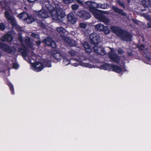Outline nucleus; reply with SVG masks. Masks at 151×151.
<instances>
[{
	"label": "nucleus",
	"mask_w": 151,
	"mask_h": 151,
	"mask_svg": "<svg viewBox=\"0 0 151 151\" xmlns=\"http://www.w3.org/2000/svg\"><path fill=\"white\" fill-rule=\"evenodd\" d=\"M50 11V14L52 19L58 21H61L62 18L65 17V15L63 10L60 8L58 4H56L55 7L50 5L46 6Z\"/></svg>",
	"instance_id": "nucleus-1"
},
{
	"label": "nucleus",
	"mask_w": 151,
	"mask_h": 151,
	"mask_svg": "<svg viewBox=\"0 0 151 151\" xmlns=\"http://www.w3.org/2000/svg\"><path fill=\"white\" fill-rule=\"evenodd\" d=\"M109 12L106 11H97V14L94 16L95 18L101 22H104L106 24H108L109 21L104 16V14H108Z\"/></svg>",
	"instance_id": "nucleus-2"
},
{
	"label": "nucleus",
	"mask_w": 151,
	"mask_h": 151,
	"mask_svg": "<svg viewBox=\"0 0 151 151\" xmlns=\"http://www.w3.org/2000/svg\"><path fill=\"white\" fill-rule=\"evenodd\" d=\"M85 60V58L83 56H81L76 59L77 63H73V65L75 66H77L79 64H80L81 65L85 66V67H88L89 68H92L93 66H91L90 65L84 63H82V62Z\"/></svg>",
	"instance_id": "nucleus-3"
},
{
	"label": "nucleus",
	"mask_w": 151,
	"mask_h": 151,
	"mask_svg": "<svg viewBox=\"0 0 151 151\" xmlns=\"http://www.w3.org/2000/svg\"><path fill=\"white\" fill-rule=\"evenodd\" d=\"M31 68L32 69L35 71L39 72L43 68L44 66L42 63L36 62L31 64Z\"/></svg>",
	"instance_id": "nucleus-4"
},
{
	"label": "nucleus",
	"mask_w": 151,
	"mask_h": 151,
	"mask_svg": "<svg viewBox=\"0 0 151 151\" xmlns=\"http://www.w3.org/2000/svg\"><path fill=\"white\" fill-rule=\"evenodd\" d=\"M90 39L91 42L94 45H97L100 42L99 36L96 33L91 34L90 36Z\"/></svg>",
	"instance_id": "nucleus-5"
},
{
	"label": "nucleus",
	"mask_w": 151,
	"mask_h": 151,
	"mask_svg": "<svg viewBox=\"0 0 151 151\" xmlns=\"http://www.w3.org/2000/svg\"><path fill=\"white\" fill-rule=\"evenodd\" d=\"M85 4L88 6L89 11L93 14L95 16L96 14L97 11H100V10H96L94 7V2L91 1H89L86 2Z\"/></svg>",
	"instance_id": "nucleus-6"
},
{
	"label": "nucleus",
	"mask_w": 151,
	"mask_h": 151,
	"mask_svg": "<svg viewBox=\"0 0 151 151\" xmlns=\"http://www.w3.org/2000/svg\"><path fill=\"white\" fill-rule=\"evenodd\" d=\"M119 36L121 39L124 41H130L132 37V35L129 33L122 31Z\"/></svg>",
	"instance_id": "nucleus-7"
},
{
	"label": "nucleus",
	"mask_w": 151,
	"mask_h": 151,
	"mask_svg": "<svg viewBox=\"0 0 151 151\" xmlns=\"http://www.w3.org/2000/svg\"><path fill=\"white\" fill-rule=\"evenodd\" d=\"M109 56L111 60L117 63L122 62L117 55L114 53L112 49L111 50V52L109 54Z\"/></svg>",
	"instance_id": "nucleus-8"
},
{
	"label": "nucleus",
	"mask_w": 151,
	"mask_h": 151,
	"mask_svg": "<svg viewBox=\"0 0 151 151\" xmlns=\"http://www.w3.org/2000/svg\"><path fill=\"white\" fill-rule=\"evenodd\" d=\"M5 15L7 19L11 21L13 27L17 28L18 26L17 24L15 19L10 15L7 11L5 12Z\"/></svg>",
	"instance_id": "nucleus-9"
},
{
	"label": "nucleus",
	"mask_w": 151,
	"mask_h": 151,
	"mask_svg": "<svg viewBox=\"0 0 151 151\" xmlns=\"http://www.w3.org/2000/svg\"><path fill=\"white\" fill-rule=\"evenodd\" d=\"M0 47L1 48H2L5 51L8 53H11L12 52H14L16 51V50L14 47L11 48L9 46L4 45L1 44L0 42Z\"/></svg>",
	"instance_id": "nucleus-10"
},
{
	"label": "nucleus",
	"mask_w": 151,
	"mask_h": 151,
	"mask_svg": "<svg viewBox=\"0 0 151 151\" xmlns=\"http://www.w3.org/2000/svg\"><path fill=\"white\" fill-rule=\"evenodd\" d=\"M93 49L94 51L98 54L103 55L106 53L105 51L102 47L95 46L93 47Z\"/></svg>",
	"instance_id": "nucleus-11"
},
{
	"label": "nucleus",
	"mask_w": 151,
	"mask_h": 151,
	"mask_svg": "<svg viewBox=\"0 0 151 151\" xmlns=\"http://www.w3.org/2000/svg\"><path fill=\"white\" fill-rule=\"evenodd\" d=\"M78 16L85 19H88L91 17V15L88 13L83 11L79 12Z\"/></svg>",
	"instance_id": "nucleus-12"
},
{
	"label": "nucleus",
	"mask_w": 151,
	"mask_h": 151,
	"mask_svg": "<svg viewBox=\"0 0 151 151\" xmlns=\"http://www.w3.org/2000/svg\"><path fill=\"white\" fill-rule=\"evenodd\" d=\"M37 14L39 17L43 18H47L50 16L43 9L39 11Z\"/></svg>",
	"instance_id": "nucleus-13"
},
{
	"label": "nucleus",
	"mask_w": 151,
	"mask_h": 151,
	"mask_svg": "<svg viewBox=\"0 0 151 151\" xmlns=\"http://www.w3.org/2000/svg\"><path fill=\"white\" fill-rule=\"evenodd\" d=\"M68 20L72 24H75L77 21V19L75 17L72 13L69 14L67 17Z\"/></svg>",
	"instance_id": "nucleus-14"
},
{
	"label": "nucleus",
	"mask_w": 151,
	"mask_h": 151,
	"mask_svg": "<svg viewBox=\"0 0 151 151\" xmlns=\"http://www.w3.org/2000/svg\"><path fill=\"white\" fill-rule=\"evenodd\" d=\"M110 28L114 33L118 36L121 35L122 31L119 28L114 26H111Z\"/></svg>",
	"instance_id": "nucleus-15"
},
{
	"label": "nucleus",
	"mask_w": 151,
	"mask_h": 151,
	"mask_svg": "<svg viewBox=\"0 0 151 151\" xmlns=\"http://www.w3.org/2000/svg\"><path fill=\"white\" fill-rule=\"evenodd\" d=\"M44 42L48 45L51 46L53 48H55L56 47L55 43L52 41L51 38H48L44 40Z\"/></svg>",
	"instance_id": "nucleus-16"
},
{
	"label": "nucleus",
	"mask_w": 151,
	"mask_h": 151,
	"mask_svg": "<svg viewBox=\"0 0 151 151\" xmlns=\"http://www.w3.org/2000/svg\"><path fill=\"white\" fill-rule=\"evenodd\" d=\"M62 39L67 42L70 46H74L76 45L75 42L73 40H71L68 37H66L65 36H62Z\"/></svg>",
	"instance_id": "nucleus-17"
},
{
	"label": "nucleus",
	"mask_w": 151,
	"mask_h": 151,
	"mask_svg": "<svg viewBox=\"0 0 151 151\" xmlns=\"http://www.w3.org/2000/svg\"><path fill=\"white\" fill-rule=\"evenodd\" d=\"M12 36L9 34H7L5 35L1 38V40L3 42L7 41L9 42L11 41L12 40Z\"/></svg>",
	"instance_id": "nucleus-18"
},
{
	"label": "nucleus",
	"mask_w": 151,
	"mask_h": 151,
	"mask_svg": "<svg viewBox=\"0 0 151 151\" xmlns=\"http://www.w3.org/2000/svg\"><path fill=\"white\" fill-rule=\"evenodd\" d=\"M124 69L115 65H113L112 70L116 73H121L123 71Z\"/></svg>",
	"instance_id": "nucleus-19"
},
{
	"label": "nucleus",
	"mask_w": 151,
	"mask_h": 151,
	"mask_svg": "<svg viewBox=\"0 0 151 151\" xmlns=\"http://www.w3.org/2000/svg\"><path fill=\"white\" fill-rule=\"evenodd\" d=\"M63 63L65 65H67L69 64L70 62L69 60V58H68L69 56H67V55L64 54L63 55Z\"/></svg>",
	"instance_id": "nucleus-20"
},
{
	"label": "nucleus",
	"mask_w": 151,
	"mask_h": 151,
	"mask_svg": "<svg viewBox=\"0 0 151 151\" xmlns=\"http://www.w3.org/2000/svg\"><path fill=\"white\" fill-rule=\"evenodd\" d=\"M64 54H61L59 52H57L54 54L53 56L58 61L61 60V58H63Z\"/></svg>",
	"instance_id": "nucleus-21"
},
{
	"label": "nucleus",
	"mask_w": 151,
	"mask_h": 151,
	"mask_svg": "<svg viewBox=\"0 0 151 151\" xmlns=\"http://www.w3.org/2000/svg\"><path fill=\"white\" fill-rule=\"evenodd\" d=\"M74 0H63V1L65 4H68L72 3L74 1ZM75 0L78 3L81 4V5H83V3L80 0Z\"/></svg>",
	"instance_id": "nucleus-22"
},
{
	"label": "nucleus",
	"mask_w": 151,
	"mask_h": 151,
	"mask_svg": "<svg viewBox=\"0 0 151 151\" xmlns=\"http://www.w3.org/2000/svg\"><path fill=\"white\" fill-rule=\"evenodd\" d=\"M104 26L101 24H98L95 26L96 29L100 31H102L104 30Z\"/></svg>",
	"instance_id": "nucleus-23"
},
{
	"label": "nucleus",
	"mask_w": 151,
	"mask_h": 151,
	"mask_svg": "<svg viewBox=\"0 0 151 151\" xmlns=\"http://www.w3.org/2000/svg\"><path fill=\"white\" fill-rule=\"evenodd\" d=\"M83 46L85 50L87 52L89 53L91 52V49L88 43L86 42H85Z\"/></svg>",
	"instance_id": "nucleus-24"
},
{
	"label": "nucleus",
	"mask_w": 151,
	"mask_h": 151,
	"mask_svg": "<svg viewBox=\"0 0 151 151\" xmlns=\"http://www.w3.org/2000/svg\"><path fill=\"white\" fill-rule=\"evenodd\" d=\"M113 10L116 13H117L119 14H120L122 15H123V16H126V14L122 10L119 9L113 6Z\"/></svg>",
	"instance_id": "nucleus-25"
},
{
	"label": "nucleus",
	"mask_w": 151,
	"mask_h": 151,
	"mask_svg": "<svg viewBox=\"0 0 151 151\" xmlns=\"http://www.w3.org/2000/svg\"><path fill=\"white\" fill-rule=\"evenodd\" d=\"M113 65L109 64H105L102 65L103 69L105 70H112Z\"/></svg>",
	"instance_id": "nucleus-26"
},
{
	"label": "nucleus",
	"mask_w": 151,
	"mask_h": 151,
	"mask_svg": "<svg viewBox=\"0 0 151 151\" xmlns=\"http://www.w3.org/2000/svg\"><path fill=\"white\" fill-rule=\"evenodd\" d=\"M142 4L145 8H149L150 6V0H143Z\"/></svg>",
	"instance_id": "nucleus-27"
},
{
	"label": "nucleus",
	"mask_w": 151,
	"mask_h": 151,
	"mask_svg": "<svg viewBox=\"0 0 151 151\" xmlns=\"http://www.w3.org/2000/svg\"><path fill=\"white\" fill-rule=\"evenodd\" d=\"M24 20L26 21L29 24L30 23L34 21V19L31 16H29L27 17Z\"/></svg>",
	"instance_id": "nucleus-28"
},
{
	"label": "nucleus",
	"mask_w": 151,
	"mask_h": 151,
	"mask_svg": "<svg viewBox=\"0 0 151 151\" xmlns=\"http://www.w3.org/2000/svg\"><path fill=\"white\" fill-rule=\"evenodd\" d=\"M28 16V14L25 13L23 12L22 13H21L18 15V17L20 18V19H21L22 18H24V19L27 17Z\"/></svg>",
	"instance_id": "nucleus-29"
},
{
	"label": "nucleus",
	"mask_w": 151,
	"mask_h": 151,
	"mask_svg": "<svg viewBox=\"0 0 151 151\" xmlns=\"http://www.w3.org/2000/svg\"><path fill=\"white\" fill-rule=\"evenodd\" d=\"M104 32L105 34H108L109 33L110 30L108 27L107 26H104V30L102 31Z\"/></svg>",
	"instance_id": "nucleus-30"
},
{
	"label": "nucleus",
	"mask_w": 151,
	"mask_h": 151,
	"mask_svg": "<svg viewBox=\"0 0 151 151\" xmlns=\"http://www.w3.org/2000/svg\"><path fill=\"white\" fill-rule=\"evenodd\" d=\"M25 42L26 45L28 47H29L32 48V45L30 42V38L29 37H27V39L25 40Z\"/></svg>",
	"instance_id": "nucleus-31"
},
{
	"label": "nucleus",
	"mask_w": 151,
	"mask_h": 151,
	"mask_svg": "<svg viewBox=\"0 0 151 151\" xmlns=\"http://www.w3.org/2000/svg\"><path fill=\"white\" fill-rule=\"evenodd\" d=\"M57 30L58 32L60 33L61 32L64 33L65 31V29L62 27L58 28Z\"/></svg>",
	"instance_id": "nucleus-32"
},
{
	"label": "nucleus",
	"mask_w": 151,
	"mask_h": 151,
	"mask_svg": "<svg viewBox=\"0 0 151 151\" xmlns=\"http://www.w3.org/2000/svg\"><path fill=\"white\" fill-rule=\"evenodd\" d=\"M87 26V24L85 23H81L79 24V27L82 29H85Z\"/></svg>",
	"instance_id": "nucleus-33"
},
{
	"label": "nucleus",
	"mask_w": 151,
	"mask_h": 151,
	"mask_svg": "<svg viewBox=\"0 0 151 151\" xmlns=\"http://www.w3.org/2000/svg\"><path fill=\"white\" fill-rule=\"evenodd\" d=\"M102 6V4H97L94 2V7L95 8H101Z\"/></svg>",
	"instance_id": "nucleus-34"
},
{
	"label": "nucleus",
	"mask_w": 151,
	"mask_h": 151,
	"mask_svg": "<svg viewBox=\"0 0 151 151\" xmlns=\"http://www.w3.org/2000/svg\"><path fill=\"white\" fill-rule=\"evenodd\" d=\"M78 5L77 4H74L72 6V9L73 10H76L78 9Z\"/></svg>",
	"instance_id": "nucleus-35"
},
{
	"label": "nucleus",
	"mask_w": 151,
	"mask_h": 151,
	"mask_svg": "<svg viewBox=\"0 0 151 151\" xmlns=\"http://www.w3.org/2000/svg\"><path fill=\"white\" fill-rule=\"evenodd\" d=\"M109 6L107 4H102L101 8L103 9H107L109 7Z\"/></svg>",
	"instance_id": "nucleus-36"
},
{
	"label": "nucleus",
	"mask_w": 151,
	"mask_h": 151,
	"mask_svg": "<svg viewBox=\"0 0 151 151\" xmlns=\"http://www.w3.org/2000/svg\"><path fill=\"white\" fill-rule=\"evenodd\" d=\"M8 85L9 86V88H10V89L12 91V93L13 94L14 93V90H13L14 88H13V86L11 84V83H9L8 84Z\"/></svg>",
	"instance_id": "nucleus-37"
},
{
	"label": "nucleus",
	"mask_w": 151,
	"mask_h": 151,
	"mask_svg": "<svg viewBox=\"0 0 151 151\" xmlns=\"http://www.w3.org/2000/svg\"><path fill=\"white\" fill-rule=\"evenodd\" d=\"M69 54L71 56H73L75 54V52L74 51L71 50L68 52Z\"/></svg>",
	"instance_id": "nucleus-38"
},
{
	"label": "nucleus",
	"mask_w": 151,
	"mask_h": 151,
	"mask_svg": "<svg viewBox=\"0 0 151 151\" xmlns=\"http://www.w3.org/2000/svg\"><path fill=\"white\" fill-rule=\"evenodd\" d=\"M19 65L16 63H14L13 65V68L16 69L18 68L19 67Z\"/></svg>",
	"instance_id": "nucleus-39"
},
{
	"label": "nucleus",
	"mask_w": 151,
	"mask_h": 151,
	"mask_svg": "<svg viewBox=\"0 0 151 151\" xmlns=\"http://www.w3.org/2000/svg\"><path fill=\"white\" fill-rule=\"evenodd\" d=\"M5 29V27L4 24L2 23L0 24V29L2 30H3Z\"/></svg>",
	"instance_id": "nucleus-40"
},
{
	"label": "nucleus",
	"mask_w": 151,
	"mask_h": 151,
	"mask_svg": "<svg viewBox=\"0 0 151 151\" xmlns=\"http://www.w3.org/2000/svg\"><path fill=\"white\" fill-rule=\"evenodd\" d=\"M142 16L148 20L150 19V17L147 15L145 14H142Z\"/></svg>",
	"instance_id": "nucleus-41"
},
{
	"label": "nucleus",
	"mask_w": 151,
	"mask_h": 151,
	"mask_svg": "<svg viewBox=\"0 0 151 151\" xmlns=\"http://www.w3.org/2000/svg\"><path fill=\"white\" fill-rule=\"evenodd\" d=\"M118 52L119 54H122L124 53V51L121 49H119L118 50Z\"/></svg>",
	"instance_id": "nucleus-42"
},
{
	"label": "nucleus",
	"mask_w": 151,
	"mask_h": 151,
	"mask_svg": "<svg viewBox=\"0 0 151 151\" xmlns=\"http://www.w3.org/2000/svg\"><path fill=\"white\" fill-rule=\"evenodd\" d=\"M144 46L143 45H141L139 46V48L140 50H143L144 48Z\"/></svg>",
	"instance_id": "nucleus-43"
},
{
	"label": "nucleus",
	"mask_w": 151,
	"mask_h": 151,
	"mask_svg": "<svg viewBox=\"0 0 151 151\" xmlns=\"http://www.w3.org/2000/svg\"><path fill=\"white\" fill-rule=\"evenodd\" d=\"M32 36L36 38H38L39 37V36L37 35L34 33H32Z\"/></svg>",
	"instance_id": "nucleus-44"
},
{
	"label": "nucleus",
	"mask_w": 151,
	"mask_h": 151,
	"mask_svg": "<svg viewBox=\"0 0 151 151\" xmlns=\"http://www.w3.org/2000/svg\"><path fill=\"white\" fill-rule=\"evenodd\" d=\"M118 4L122 7H124V5L123 3L120 1H117Z\"/></svg>",
	"instance_id": "nucleus-45"
},
{
	"label": "nucleus",
	"mask_w": 151,
	"mask_h": 151,
	"mask_svg": "<svg viewBox=\"0 0 151 151\" xmlns=\"http://www.w3.org/2000/svg\"><path fill=\"white\" fill-rule=\"evenodd\" d=\"M148 26L149 28L151 27V22H148Z\"/></svg>",
	"instance_id": "nucleus-46"
},
{
	"label": "nucleus",
	"mask_w": 151,
	"mask_h": 151,
	"mask_svg": "<svg viewBox=\"0 0 151 151\" xmlns=\"http://www.w3.org/2000/svg\"><path fill=\"white\" fill-rule=\"evenodd\" d=\"M37 0H28V1L29 2L31 3Z\"/></svg>",
	"instance_id": "nucleus-47"
},
{
	"label": "nucleus",
	"mask_w": 151,
	"mask_h": 151,
	"mask_svg": "<svg viewBox=\"0 0 151 151\" xmlns=\"http://www.w3.org/2000/svg\"><path fill=\"white\" fill-rule=\"evenodd\" d=\"M46 66L47 67H51V65L50 63H49V64H48Z\"/></svg>",
	"instance_id": "nucleus-48"
},
{
	"label": "nucleus",
	"mask_w": 151,
	"mask_h": 151,
	"mask_svg": "<svg viewBox=\"0 0 151 151\" xmlns=\"http://www.w3.org/2000/svg\"><path fill=\"white\" fill-rule=\"evenodd\" d=\"M36 43H37V45H40V44L41 42H40V41H39L37 42Z\"/></svg>",
	"instance_id": "nucleus-49"
},
{
	"label": "nucleus",
	"mask_w": 151,
	"mask_h": 151,
	"mask_svg": "<svg viewBox=\"0 0 151 151\" xmlns=\"http://www.w3.org/2000/svg\"><path fill=\"white\" fill-rule=\"evenodd\" d=\"M23 55L24 56H25V57H26L27 56H28V54H27L26 55L24 54V53H23Z\"/></svg>",
	"instance_id": "nucleus-50"
},
{
	"label": "nucleus",
	"mask_w": 151,
	"mask_h": 151,
	"mask_svg": "<svg viewBox=\"0 0 151 151\" xmlns=\"http://www.w3.org/2000/svg\"><path fill=\"white\" fill-rule=\"evenodd\" d=\"M32 59H35V56L34 55H32Z\"/></svg>",
	"instance_id": "nucleus-51"
},
{
	"label": "nucleus",
	"mask_w": 151,
	"mask_h": 151,
	"mask_svg": "<svg viewBox=\"0 0 151 151\" xmlns=\"http://www.w3.org/2000/svg\"><path fill=\"white\" fill-rule=\"evenodd\" d=\"M4 5H5V7H6V4H4Z\"/></svg>",
	"instance_id": "nucleus-52"
},
{
	"label": "nucleus",
	"mask_w": 151,
	"mask_h": 151,
	"mask_svg": "<svg viewBox=\"0 0 151 151\" xmlns=\"http://www.w3.org/2000/svg\"><path fill=\"white\" fill-rule=\"evenodd\" d=\"M29 58L30 59H31V58Z\"/></svg>",
	"instance_id": "nucleus-53"
}]
</instances>
